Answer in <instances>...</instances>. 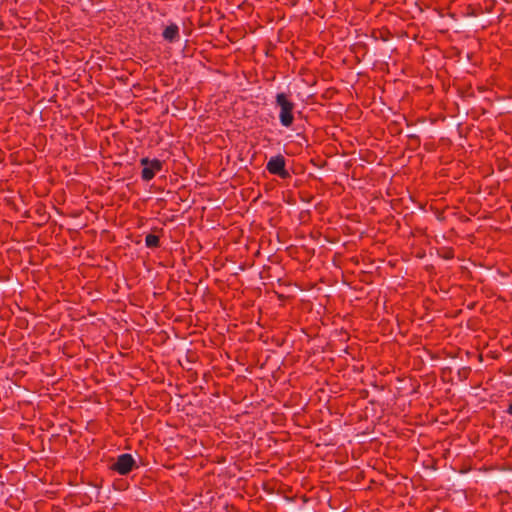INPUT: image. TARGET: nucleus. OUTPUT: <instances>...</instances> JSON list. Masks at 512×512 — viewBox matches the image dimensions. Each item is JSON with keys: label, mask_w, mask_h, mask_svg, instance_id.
Returning a JSON list of instances; mask_svg holds the SVG:
<instances>
[{"label": "nucleus", "mask_w": 512, "mask_h": 512, "mask_svg": "<svg viewBox=\"0 0 512 512\" xmlns=\"http://www.w3.org/2000/svg\"><path fill=\"white\" fill-rule=\"evenodd\" d=\"M135 466V460L130 454H121L117 460L112 464L111 469L120 475L128 474Z\"/></svg>", "instance_id": "3"}, {"label": "nucleus", "mask_w": 512, "mask_h": 512, "mask_svg": "<svg viewBox=\"0 0 512 512\" xmlns=\"http://www.w3.org/2000/svg\"><path fill=\"white\" fill-rule=\"evenodd\" d=\"M276 102H277L278 107L280 108V111H279L280 123L284 127H290L294 121V116H293L294 103L289 101L287 96L283 93H280L277 95Z\"/></svg>", "instance_id": "1"}, {"label": "nucleus", "mask_w": 512, "mask_h": 512, "mask_svg": "<svg viewBox=\"0 0 512 512\" xmlns=\"http://www.w3.org/2000/svg\"><path fill=\"white\" fill-rule=\"evenodd\" d=\"M163 38L172 43L179 40V27L175 23L168 25L163 31Z\"/></svg>", "instance_id": "5"}, {"label": "nucleus", "mask_w": 512, "mask_h": 512, "mask_svg": "<svg viewBox=\"0 0 512 512\" xmlns=\"http://www.w3.org/2000/svg\"><path fill=\"white\" fill-rule=\"evenodd\" d=\"M266 168L270 173L279 175L282 178L288 176V172L285 170V160L281 155L270 158Z\"/></svg>", "instance_id": "4"}, {"label": "nucleus", "mask_w": 512, "mask_h": 512, "mask_svg": "<svg viewBox=\"0 0 512 512\" xmlns=\"http://www.w3.org/2000/svg\"><path fill=\"white\" fill-rule=\"evenodd\" d=\"M507 412L512 415V403L509 405Z\"/></svg>", "instance_id": "7"}, {"label": "nucleus", "mask_w": 512, "mask_h": 512, "mask_svg": "<svg viewBox=\"0 0 512 512\" xmlns=\"http://www.w3.org/2000/svg\"><path fill=\"white\" fill-rule=\"evenodd\" d=\"M145 244L149 248H155L159 246V237L154 234H148L145 237Z\"/></svg>", "instance_id": "6"}, {"label": "nucleus", "mask_w": 512, "mask_h": 512, "mask_svg": "<svg viewBox=\"0 0 512 512\" xmlns=\"http://www.w3.org/2000/svg\"><path fill=\"white\" fill-rule=\"evenodd\" d=\"M140 164L143 167L141 178L144 181L152 180L163 169V162L159 159L144 157L140 159Z\"/></svg>", "instance_id": "2"}]
</instances>
